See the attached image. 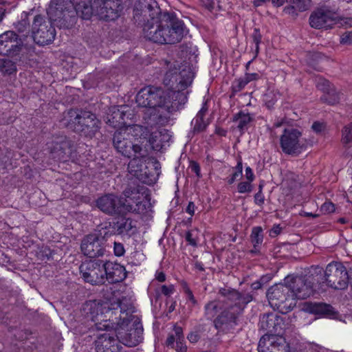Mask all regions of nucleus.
<instances>
[{"mask_svg":"<svg viewBox=\"0 0 352 352\" xmlns=\"http://www.w3.org/2000/svg\"><path fill=\"white\" fill-rule=\"evenodd\" d=\"M193 78V72L187 63L167 61L163 78L166 89L144 87L138 93L136 102L140 107H148L151 114L164 109L168 113L173 112L184 102L186 96L182 91L191 85Z\"/></svg>","mask_w":352,"mask_h":352,"instance_id":"nucleus-1","label":"nucleus"},{"mask_svg":"<svg viewBox=\"0 0 352 352\" xmlns=\"http://www.w3.org/2000/svg\"><path fill=\"white\" fill-rule=\"evenodd\" d=\"M135 15L146 19L143 32L150 41L161 44H174L184 36V23L173 14L161 12L155 0H138Z\"/></svg>","mask_w":352,"mask_h":352,"instance_id":"nucleus-2","label":"nucleus"},{"mask_svg":"<svg viewBox=\"0 0 352 352\" xmlns=\"http://www.w3.org/2000/svg\"><path fill=\"white\" fill-rule=\"evenodd\" d=\"M52 0L47 10L51 23L57 27H65L67 17L74 16L69 8L74 7L76 13L84 19H89L95 14L100 19L113 21L117 19L122 10L120 0Z\"/></svg>","mask_w":352,"mask_h":352,"instance_id":"nucleus-3","label":"nucleus"},{"mask_svg":"<svg viewBox=\"0 0 352 352\" xmlns=\"http://www.w3.org/2000/svg\"><path fill=\"white\" fill-rule=\"evenodd\" d=\"M267 297L270 306L282 314L290 311L298 300L308 297L307 279L301 276H288L284 283L272 286L267 291Z\"/></svg>","mask_w":352,"mask_h":352,"instance_id":"nucleus-4","label":"nucleus"},{"mask_svg":"<svg viewBox=\"0 0 352 352\" xmlns=\"http://www.w3.org/2000/svg\"><path fill=\"white\" fill-rule=\"evenodd\" d=\"M125 199L113 194L99 197L97 207L107 214H124L127 212L144 214L150 208V196L144 188L127 189L124 191Z\"/></svg>","mask_w":352,"mask_h":352,"instance_id":"nucleus-5","label":"nucleus"},{"mask_svg":"<svg viewBox=\"0 0 352 352\" xmlns=\"http://www.w3.org/2000/svg\"><path fill=\"white\" fill-rule=\"evenodd\" d=\"M142 329L137 318L130 316L123 318L115 329L114 333L107 331L101 334L97 341L96 349L97 352H120L122 346H135L141 342Z\"/></svg>","mask_w":352,"mask_h":352,"instance_id":"nucleus-6","label":"nucleus"},{"mask_svg":"<svg viewBox=\"0 0 352 352\" xmlns=\"http://www.w3.org/2000/svg\"><path fill=\"white\" fill-rule=\"evenodd\" d=\"M63 124L74 127L75 131H82L85 135H92L98 129L99 121L94 114L84 113L78 115L76 111L70 110L64 116Z\"/></svg>","mask_w":352,"mask_h":352,"instance_id":"nucleus-7","label":"nucleus"},{"mask_svg":"<svg viewBox=\"0 0 352 352\" xmlns=\"http://www.w3.org/2000/svg\"><path fill=\"white\" fill-rule=\"evenodd\" d=\"M332 6L324 5L314 11L309 16V25L314 28H331L337 22L336 16L340 0H332Z\"/></svg>","mask_w":352,"mask_h":352,"instance_id":"nucleus-8","label":"nucleus"},{"mask_svg":"<svg viewBox=\"0 0 352 352\" xmlns=\"http://www.w3.org/2000/svg\"><path fill=\"white\" fill-rule=\"evenodd\" d=\"M349 283V277L346 267L338 262L331 263L326 267L325 287L334 289H344Z\"/></svg>","mask_w":352,"mask_h":352,"instance_id":"nucleus-9","label":"nucleus"},{"mask_svg":"<svg viewBox=\"0 0 352 352\" xmlns=\"http://www.w3.org/2000/svg\"><path fill=\"white\" fill-rule=\"evenodd\" d=\"M104 262L89 261L82 263L80 273L85 281L91 285L102 284L105 281Z\"/></svg>","mask_w":352,"mask_h":352,"instance_id":"nucleus-10","label":"nucleus"},{"mask_svg":"<svg viewBox=\"0 0 352 352\" xmlns=\"http://www.w3.org/2000/svg\"><path fill=\"white\" fill-rule=\"evenodd\" d=\"M301 132L296 129H285L280 138V147L287 154H297L301 151L302 142Z\"/></svg>","mask_w":352,"mask_h":352,"instance_id":"nucleus-11","label":"nucleus"},{"mask_svg":"<svg viewBox=\"0 0 352 352\" xmlns=\"http://www.w3.org/2000/svg\"><path fill=\"white\" fill-rule=\"evenodd\" d=\"M32 36L36 43L41 45L49 44L54 39L55 30L52 24L48 26L43 22V19L38 15L32 24Z\"/></svg>","mask_w":352,"mask_h":352,"instance_id":"nucleus-12","label":"nucleus"},{"mask_svg":"<svg viewBox=\"0 0 352 352\" xmlns=\"http://www.w3.org/2000/svg\"><path fill=\"white\" fill-rule=\"evenodd\" d=\"M104 238L98 233H93L83 239L81 250L85 255L90 258L98 257L104 254Z\"/></svg>","mask_w":352,"mask_h":352,"instance_id":"nucleus-13","label":"nucleus"},{"mask_svg":"<svg viewBox=\"0 0 352 352\" xmlns=\"http://www.w3.org/2000/svg\"><path fill=\"white\" fill-rule=\"evenodd\" d=\"M258 352H288L289 346L285 339L278 335H264L260 339Z\"/></svg>","mask_w":352,"mask_h":352,"instance_id":"nucleus-14","label":"nucleus"},{"mask_svg":"<svg viewBox=\"0 0 352 352\" xmlns=\"http://www.w3.org/2000/svg\"><path fill=\"white\" fill-rule=\"evenodd\" d=\"M131 109L128 106L121 105L113 107L109 110L106 117V122L110 126L121 130L131 118Z\"/></svg>","mask_w":352,"mask_h":352,"instance_id":"nucleus-15","label":"nucleus"},{"mask_svg":"<svg viewBox=\"0 0 352 352\" xmlns=\"http://www.w3.org/2000/svg\"><path fill=\"white\" fill-rule=\"evenodd\" d=\"M129 137L124 135L122 130H118L113 137V145L116 149L124 156L127 157H133V153H137L142 151V146L138 144H131L129 141Z\"/></svg>","mask_w":352,"mask_h":352,"instance_id":"nucleus-16","label":"nucleus"},{"mask_svg":"<svg viewBox=\"0 0 352 352\" xmlns=\"http://www.w3.org/2000/svg\"><path fill=\"white\" fill-rule=\"evenodd\" d=\"M326 270L317 265L309 267V294H320L326 291Z\"/></svg>","mask_w":352,"mask_h":352,"instance_id":"nucleus-17","label":"nucleus"},{"mask_svg":"<svg viewBox=\"0 0 352 352\" xmlns=\"http://www.w3.org/2000/svg\"><path fill=\"white\" fill-rule=\"evenodd\" d=\"M133 156L134 157L129 162L128 165L129 173L142 182L148 183V181H147L146 172L145 171L146 166L144 165L148 159L146 157V151L142 149V151L136 155L133 153Z\"/></svg>","mask_w":352,"mask_h":352,"instance_id":"nucleus-18","label":"nucleus"},{"mask_svg":"<svg viewBox=\"0 0 352 352\" xmlns=\"http://www.w3.org/2000/svg\"><path fill=\"white\" fill-rule=\"evenodd\" d=\"M89 305L92 309L91 315L92 320L96 322V329L98 330L107 329L109 327L110 322L105 318L107 317V314L111 312L108 303L99 304L94 302Z\"/></svg>","mask_w":352,"mask_h":352,"instance_id":"nucleus-19","label":"nucleus"},{"mask_svg":"<svg viewBox=\"0 0 352 352\" xmlns=\"http://www.w3.org/2000/svg\"><path fill=\"white\" fill-rule=\"evenodd\" d=\"M171 135L169 132L164 129H156L151 128L147 136L148 141L152 148L160 151L166 146V144L170 140Z\"/></svg>","mask_w":352,"mask_h":352,"instance_id":"nucleus-20","label":"nucleus"},{"mask_svg":"<svg viewBox=\"0 0 352 352\" xmlns=\"http://www.w3.org/2000/svg\"><path fill=\"white\" fill-rule=\"evenodd\" d=\"M105 280L111 283L120 282L126 276L125 268L116 263L104 262Z\"/></svg>","mask_w":352,"mask_h":352,"instance_id":"nucleus-21","label":"nucleus"},{"mask_svg":"<svg viewBox=\"0 0 352 352\" xmlns=\"http://www.w3.org/2000/svg\"><path fill=\"white\" fill-rule=\"evenodd\" d=\"M309 314L330 318H336L338 315V312L331 305L324 302H309Z\"/></svg>","mask_w":352,"mask_h":352,"instance_id":"nucleus-22","label":"nucleus"},{"mask_svg":"<svg viewBox=\"0 0 352 352\" xmlns=\"http://www.w3.org/2000/svg\"><path fill=\"white\" fill-rule=\"evenodd\" d=\"M17 35L12 31H7L0 35V54H9L16 45Z\"/></svg>","mask_w":352,"mask_h":352,"instance_id":"nucleus-23","label":"nucleus"},{"mask_svg":"<svg viewBox=\"0 0 352 352\" xmlns=\"http://www.w3.org/2000/svg\"><path fill=\"white\" fill-rule=\"evenodd\" d=\"M121 130L127 137H133L135 140H146L148 135L149 129L146 127L138 124H126L124 127H121Z\"/></svg>","mask_w":352,"mask_h":352,"instance_id":"nucleus-24","label":"nucleus"},{"mask_svg":"<svg viewBox=\"0 0 352 352\" xmlns=\"http://www.w3.org/2000/svg\"><path fill=\"white\" fill-rule=\"evenodd\" d=\"M229 299L235 302L237 310H241L246 304L252 301V298L250 295L242 296L237 291L232 290L229 292Z\"/></svg>","mask_w":352,"mask_h":352,"instance_id":"nucleus-25","label":"nucleus"},{"mask_svg":"<svg viewBox=\"0 0 352 352\" xmlns=\"http://www.w3.org/2000/svg\"><path fill=\"white\" fill-rule=\"evenodd\" d=\"M252 120L251 116L248 113L243 111L238 113L233 118V122L240 131L246 129Z\"/></svg>","mask_w":352,"mask_h":352,"instance_id":"nucleus-26","label":"nucleus"},{"mask_svg":"<svg viewBox=\"0 0 352 352\" xmlns=\"http://www.w3.org/2000/svg\"><path fill=\"white\" fill-rule=\"evenodd\" d=\"M323 94H324L320 98V100L322 102L331 105L339 102L340 99V94L336 90L334 86H332L326 91V93Z\"/></svg>","mask_w":352,"mask_h":352,"instance_id":"nucleus-27","label":"nucleus"},{"mask_svg":"<svg viewBox=\"0 0 352 352\" xmlns=\"http://www.w3.org/2000/svg\"><path fill=\"white\" fill-rule=\"evenodd\" d=\"M135 226L130 219H123L118 222V231L121 234L131 235L134 232Z\"/></svg>","mask_w":352,"mask_h":352,"instance_id":"nucleus-28","label":"nucleus"},{"mask_svg":"<svg viewBox=\"0 0 352 352\" xmlns=\"http://www.w3.org/2000/svg\"><path fill=\"white\" fill-rule=\"evenodd\" d=\"M280 98V94L277 90L268 89L263 96V101L268 108L272 107L276 102Z\"/></svg>","mask_w":352,"mask_h":352,"instance_id":"nucleus-29","label":"nucleus"},{"mask_svg":"<svg viewBox=\"0 0 352 352\" xmlns=\"http://www.w3.org/2000/svg\"><path fill=\"white\" fill-rule=\"evenodd\" d=\"M243 174L242 162H239L237 165L232 169L231 175L227 178V182L232 184L236 181L241 178Z\"/></svg>","mask_w":352,"mask_h":352,"instance_id":"nucleus-30","label":"nucleus"},{"mask_svg":"<svg viewBox=\"0 0 352 352\" xmlns=\"http://www.w3.org/2000/svg\"><path fill=\"white\" fill-rule=\"evenodd\" d=\"M341 142L345 146L352 143V122L342 129Z\"/></svg>","mask_w":352,"mask_h":352,"instance_id":"nucleus-31","label":"nucleus"},{"mask_svg":"<svg viewBox=\"0 0 352 352\" xmlns=\"http://www.w3.org/2000/svg\"><path fill=\"white\" fill-rule=\"evenodd\" d=\"M314 80L316 88L322 91L323 93H326L328 89L333 86L329 80L324 79L322 76H316Z\"/></svg>","mask_w":352,"mask_h":352,"instance_id":"nucleus-32","label":"nucleus"},{"mask_svg":"<svg viewBox=\"0 0 352 352\" xmlns=\"http://www.w3.org/2000/svg\"><path fill=\"white\" fill-rule=\"evenodd\" d=\"M251 239L254 247H256L262 243L263 236V229L261 227L257 226L252 228Z\"/></svg>","mask_w":352,"mask_h":352,"instance_id":"nucleus-33","label":"nucleus"},{"mask_svg":"<svg viewBox=\"0 0 352 352\" xmlns=\"http://www.w3.org/2000/svg\"><path fill=\"white\" fill-rule=\"evenodd\" d=\"M0 69L4 74H11L16 71V66L11 60H2L0 63Z\"/></svg>","mask_w":352,"mask_h":352,"instance_id":"nucleus-34","label":"nucleus"},{"mask_svg":"<svg viewBox=\"0 0 352 352\" xmlns=\"http://www.w3.org/2000/svg\"><path fill=\"white\" fill-rule=\"evenodd\" d=\"M217 302H210L206 305V314L210 319L213 318L218 313Z\"/></svg>","mask_w":352,"mask_h":352,"instance_id":"nucleus-35","label":"nucleus"},{"mask_svg":"<svg viewBox=\"0 0 352 352\" xmlns=\"http://www.w3.org/2000/svg\"><path fill=\"white\" fill-rule=\"evenodd\" d=\"M253 190L252 182L248 181L241 182L237 185V191L239 193H250Z\"/></svg>","mask_w":352,"mask_h":352,"instance_id":"nucleus-36","label":"nucleus"},{"mask_svg":"<svg viewBox=\"0 0 352 352\" xmlns=\"http://www.w3.org/2000/svg\"><path fill=\"white\" fill-rule=\"evenodd\" d=\"M197 229L188 231L186 233V239L192 245H196L197 242Z\"/></svg>","mask_w":352,"mask_h":352,"instance_id":"nucleus-37","label":"nucleus"},{"mask_svg":"<svg viewBox=\"0 0 352 352\" xmlns=\"http://www.w3.org/2000/svg\"><path fill=\"white\" fill-rule=\"evenodd\" d=\"M326 128V124L323 122H314L311 126L312 130L317 134L321 133Z\"/></svg>","mask_w":352,"mask_h":352,"instance_id":"nucleus-38","label":"nucleus"},{"mask_svg":"<svg viewBox=\"0 0 352 352\" xmlns=\"http://www.w3.org/2000/svg\"><path fill=\"white\" fill-rule=\"evenodd\" d=\"M340 43L344 45H352V31L342 34L340 36Z\"/></svg>","mask_w":352,"mask_h":352,"instance_id":"nucleus-39","label":"nucleus"},{"mask_svg":"<svg viewBox=\"0 0 352 352\" xmlns=\"http://www.w3.org/2000/svg\"><path fill=\"white\" fill-rule=\"evenodd\" d=\"M335 210V205L332 202H325L320 207V210L324 213H331Z\"/></svg>","mask_w":352,"mask_h":352,"instance_id":"nucleus-40","label":"nucleus"},{"mask_svg":"<svg viewBox=\"0 0 352 352\" xmlns=\"http://www.w3.org/2000/svg\"><path fill=\"white\" fill-rule=\"evenodd\" d=\"M114 254L117 256H121L124 255L125 252L124 248L123 245L120 243H114V247H113Z\"/></svg>","mask_w":352,"mask_h":352,"instance_id":"nucleus-41","label":"nucleus"},{"mask_svg":"<svg viewBox=\"0 0 352 352\" xmlns=\"http://www.w3.org/2000/svg\"><path fill=\"white\" fill-rule=\"evenodd\" d=\"M200 338L199 333L197 330L192 331L187 336L188 340L191 343L197 342Z\"/></svg>","mask_w":352,"mask_h":352,"instance_id":"nucleus-42","label":"nucleus"},{"mask_svg":"<svg viewBox=\"0 0 352 352\" xmlns=\"http://www.w3.org/2000/svg\"><path fill=\"white\" fill-rule=\"evenodd\" d=\"M175 349L177 352H186L187 347L185 344L184 338L177 340Z\"/></svg>","mask_w":352,"mask_h":352,"instance_id":"nucleus-43","label":"nucleus"},{"mask_svg":"<svg viewBox=\"0 0 352 352\" xmlns=\"http://www.w3.org/2000/svg\"><path fill=\"white\" fill-rule=\"evenodd\" d=\"M245 177L247 181L250 182L252 183L254 180V174L252 171V169L249 166L245 168Z\"/></svg>","mask_w":352,"mask_h":352,"instance_id":"nucleus-44","label":"nucleus"},{"mask_svg":"<svg viewBox=\"0 0 352 352\" xmlns=\"http://www.w3.org/2000/svg\"><path fill=\"white\" fill-rule=\"evenodd\" d=\"M174 331H175V336L177 338V340H180V339L184 338L183 330H182V327L175 326L174 328Z\"/></svg>","mask_w":352,"mask_h":352,"instance_id":"nucleus-45","label":"nucleus"},{"mask_svg":"<svg viewBox=\"0 0 352 352\" xmlns=\"http://www.w3.org/2000/svg\"><path fill=\"white\" fill-rule=\"evenodd\" d=\"M190 168L192 172H194L197 177H200V168L197 163L192 162L190 164Z\"/></svg>","mask_w":352,"mask_h":352,"instance_id":"nucleus-46","label":"nucleus"},{"mask_svg":"<svg viewBox=\"0 0 352 352\" xmlns=\"http://www.w3.org/2000/svg\"><path fill=\"white\" fill-rule=\"evenodd\" d=\"M254 200L256 204L261 205L264 202V198L262 192H258L254 196Z\"/></svg>","mask_w":352,"mask_h":352,"instance_id":"nucleus-47","label":"nucleus"},{"mask_svg":"<svg viewBox=\"0 0 352 352\" xmlns=\"http://www.w3.org/2000/svg\"><path fill=\"white\" fill-rule=\"evenodd\" d=\"M186 212L192 216L195 212V205L193 202L190 201L188 203V205L186 210Z\"/></svg>","mask_w":352,"mask_h":352,"instance_id":"nucleus-48","label":"nucleus"},{"mask_svg":"<svg viewBox=\"0 0 352 352\" xmlns=\"http://www.w3.org/2000/svg\"><path fill=\"white\" fill-rule=\"evenodd\" d=\"M186 294V298L188 300L190 301L193 305L196 303V300L194 298V296L192 293V292L188 289L186 288L185 290Z\"/></svg>","mask_w":352,"mask_h":352,"instance_id":"nucleus-49","label":"nucleus"},{"mask_svg":"<svg viewBox=\"0 0 352 352\" xmlns=\"http://www.w3.org/2000/svg\"><path fill=\"white\" fill-rule=\"evenodd\" d=\"M281 232V228L278 225L274 226L270 230V236H276Z\"/></svg>","mask_w":352,"mask_h":352,"instance_id":"nucleus-50","label":"nucleus"},{"mask_svg":"<svg viewBox=\"0 0 352 352\" xmlns=\"http://www.w3.org/2000/svg\"><path fill=\"white\" fill-rule=\"evenodd\" d=\"M322 347L314 343H309V352H320Z\"/></svg>","mask_w":352,"mask_h":352,"instance_id":"nucleus-51","label":"nucleus"},{"mask_svg":"<svg viewBox=\"0 0 352 352\" xmlns=\"http://www.w3.org/2000/svg\"><path fill=\"white\" fill-rule=\"evenodd\" d=\"M173 286L167 287L166 285L162 286V293L165 295H169L173 292Z\"/></svg>","mask_w":352,"mask_h":352,"instance_id":"nucleus-52","label":"nucleus"},{"mask_svg":"<svg viewBox=\"0 0 352 352\" xmlns=\"http://www.w3.org/2000/svg\"><path fill=\"white\" fill-rule=\"evenodd\" d=\"M175 341L177 342V338L173 335H170L166 340V344L168 346H173Z\"/></svg>","mask_w":352,"mask_h":352,"instance_id":"nucleus-53","label":"nucleus"},{"mask_svg":"<svg viewBox=\"0 0 352 352\" xmlns=\"http://www.w3.org/2000/svg\"><path fill=\"white\" fill-rule=\"evenodd\" d=\"M258 77V75L257 74H248L246 75V80L247 82H250V81H252V80H254L256 79H257V78Z\"/></svg>","mask_w":352,"mask_h":352,"instance_id":"nucleus-54","label":"nucleus"},{"mask_svg":"<svg viewBox=\"0 0 352 352\" xmlns=\"http://www.w3.org/2000/svg\"><path fill=\"white\" fill-rule=\"evenodd\" d=\"M156 278L160 282H164L165 280V279H166L165 274L163 272H157L156 274Z\"/></svg>","mask_w":352,"mask_h":352,"instance_id":"nucleus-55","label":"nucleus"},{"mask_svg":"<svg viewBox=\"0 0 352 352\" xmlns=\"http://www.w3.org/2000/svg\"><path fill=\"white\" fill-rule=\"evenodd\" d=\"M53 157L58 158V160H61V154L63 151L61 150H58L57 151H52Z\"/></svg>","mask_w":352,"mask_h":352,"instance_id":"nucleus-56","label":"nucleus"},{"mask_svg":"<svg viewBox=\"0 0 352 352\" xmlns=\"http://www.w3.org/2000/svg\"><path fill=\"white\" fill-rule=\"evenodd\" d=\"M262 287V283L261 281H256L252 284V288L253 289H258Z\"/></svg>","mask_w":352,"mask_h":352,"instance_id":"nucleus-57","label":"nucleus"},{"mask_svg":"<svg viewBox=\"0 0 352 352\" xmlns=\"http://www.w3.org/2000/svg\"><path fill=\"white\" fill-rule=\"evenodd\" d=\"M272 3L277 6L280 7L284 4V0H272Z\"/></svg>","mask_w":352,"mask_h":352,"instance_id":"nucleus-58","label":"nucleus"},{"mask_svg":"<svg viewBox=\"0 0 352 352\" xmlns=\"http://www.w3.org/2000/svg\"><path fill=\"white\" fill-rule=\"evenodd\" d=\"M267 0H254L253 4L255 7L260 6L263 3L265 2Z\"/></svg>","mask_w":352,"mask_h":352,"instance_id":"nucleus-59","label":"nucleus"},{"mask_svg":"<svg viewBox=\"0 0 352 352\" xmlns=\"http://www.w3.org/2000/svg\"><path fill=\"white\" fill-rule=\"evenodd\" d=\"M287 2L294 4L297 8H300L298 6V4L301 2V0H287Z\"/></svg>","mask_w":352,"mask_h":352,"instance_id":"nucleus-60","label":"nucleus"},{"mask_svg":"<svg viewBox=\"0 0 352 352\" xmlns=\"http://www.w3.org/2000/svg\"><path fill=\"white\" fill-rule=\"evenodd\" d=\"M260 38L259 37H254V41L255 43V45H256V51L258 52V45H259V43H260Z\"/></svg>","mask_w":352,"mask_h":352,"instance_id":"nucleus-61","label":"nucleus"},{"mask_svg":"<svg viewBox=\"0 0 352 352\" xmlns=\"http://www.w3.org/2000/svg\"><path fill=\"white\" fill-rule=\"evenodd\" d=\"M4 16V10L3 8H0V21L3 19Z\"/></svg>","mask_w":352,"mask_h":352,"instance_id":"nucleus-62","label":"nucleus"},{"mask_svg":"<svg viewBox=\"0 0 352 352\" xmlns=\"http://www.w3.org/2000/svg\"><path fill=\"white\" fill-rule=\"evenodd\" d=\"M338 221L340 223H345L347 222V220L345 218H340L338 219Z\"/></svg>","mask_w":352,"mask_h":352,"instance_id":"nucleus-63","label":"nucleus"},{"mask_svg":"<svg viewBox=\"0 0 352 352\" xmlns=\"http://www.w3.org/2000/svg\"><path fill=\"white\" fill-rule=\"evenodd\" d=\"M313 68L317 71H320V68L318 67H315V66H313Z\"/></svg>","mask_w":352,"mask_h":352,"instance_id":"nucleus-64","label":"nucleus"}]
</instances>
